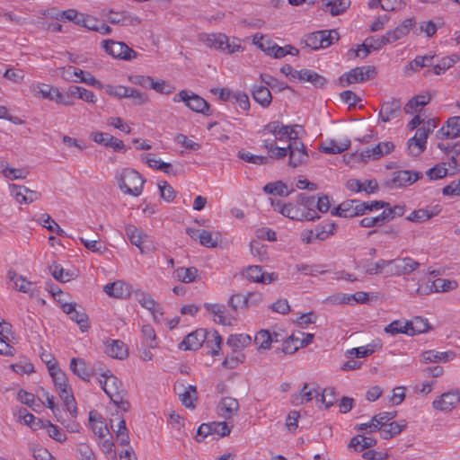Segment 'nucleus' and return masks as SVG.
I'll return each instance as SVG.
<instances>
[{
    "instance_id": "nucleus-45",
    "label": "nucleus",
    "mask_w": 460,
    "mask_h": 460,
    "mask_svg": "<svg viewBox=\"0 0 460 460\" xmlns=\"http://www.w3.org/2000/svg\"><path fill=\"white\" fill-rule=\"evenodd\" d=\"M409 326L410 324H408V321L395 320L385 327V332L391 335H396L399 333L409 335Z\"/></svg>"
},
{
    "instance_id": "nucleus-16",
    "label": "nucleus",
    "mask_w": 460,
    "mask_h": 460,
    "mask_svg": "<svg viewBox=\"0 0 460 460\" xmlns=\"http://www.w3.org/2000/svg\"><path fill=\"white\" fill-rule=\"evenodd\" d=\"M460 401V394L457 391H451L443 394L438 399L432 403L436 410L441 411H452Z\"/></svg>"
},
{
    "instance_id": "nucleus-14",
    "label": "nucleus",
    "mask_w": 460,
    "mask_h": 460,
    "mask_svg": "<svg viewBox=\"0 0 460 460\" xmlns=\"http://www.w3.org/2000/svg\"><path fill=\"white\" fill-rule=\"evenodd\" d=\"M247 279L262 284H270L278 279L277 273H267L262 271V267L258 265L249 266L245 270Z\"/></svg>"
},
{
    "instance_id": "nucleus-8",
    "label": "nucleus",
    "mask_w": 460,
    "mask_h": 460,
    "mask_svg": "<svg viewBox=\"0 0 460 460\" xmlns=\"http://www.w3.org/2000/svg\"><path fill=\"white\" fill-rule=\"evenodd\" d=\"M420 263L411 257L390 260V268L386 270L389 276L408 275L415 271Z\"/></svg>"
},
{
    "instance_id": "nucleus-58",
    "label": "nucleus",
    "mask_w": 460,
    "mask_h": 460,
    "mask_svg": "<svg viewBox=\"0 0 460 460\" xmlns=\"http://www.w3.org/2000/svg\"><path fill=\"white\" fill-rule=\"evenodd\" d=\"M319 33L321 34V41H323V49L328 48L334 40H339V32L336 30L319 31Z\"/></svg>"
},
{
    "instance_id": "nucleus-53",
    "label": "nucleus",
    "mask_w": 460,
    "mask_h": 460,
    "mask_svg": "<svg viewBox=\"0 0 460 460\" xmlns=\"http://www.w3.org/2000/svg\"><path fill=\"white\" fill-rule=\"evenodd\" d=\"M146 309L150 311L155 323H159L161 322L164 313L161 306L154 299L146 296Z\"/></svg>"
},
{
    "instance_id": "nucleus-15",
    "label": "nucleus",
    "mask_w": 460,
    "mask_h": 460,
    "mask_svg": "<svg viewBox=\"0 0 460 460\" xmlns=\"http://www.w3.org/2000/svg\"><path fill=\"white\" fill-rule=\"evenodd\" d=\"M394 149V145L393 142L385 141V142H380L376 144V146L367 148L366 150L362 151L360 154L361 160L362 161H367L368 159H379L385 155L390 154Z\"/></svg>"
},
{
    "instance_id": "nucleus-20",
    "label": "nucleus",
    "mask_w": 460,
    "mask_h": 460,
    "mask_svg": "<svg viewBox=\"0 0 460 460\" xmlns=\"http://www.w3.org/2000/svg\"><path fill=\"white\" fill-rule=\"evenodd\" d=\"M105 353L113 358L124 359L128 357V348L119 340H107L105 341Z\"/></svg>"
},
{
    "instance_id": "nucleus-55",
    "label": "nucleus",
    "mask_w": 460,
    "mask_h": 460,
    "mask_svg": "<svg viewBox=\"0 0 460 460\" xmlns=\"http://www.w3.org/2000/svg\"><path fill=\"white\" fill-rule=\"evenodd\" d=\"M96 411H90L89 413V420L91 423H93V429L100 438H104L107 433H109V429L107 428V425L103 423V421L100 420L98 425L97 420H96Z\"/></svg>"
},
{
    "instance_id": "nucleus-35",
    "label": "nucleus",
    "mask_w": 460,
    "mask_h": 460,
    "mask_svg": "<svg viewBox=\"0 0 460 460\" xmlns=\"http://www.w3.org/2000/svg\"><path fill=\"white\" fill-rule=\"evenodd\" d=\"M181 387L183 388L182 393L179 392V398L181 402V403L186 407L190 409L195 408V402L197 401V390L196 387L193 385H189L188 387H184L183 385H181Z\"/></svg>"
},
{
    "instance_id": "nucleus-21",
    "label": "nucleus",
    "mask_w": 460,
    "mask_h": 460,
    "mask_svg": "<svg viewBox=\"0 0 460 460\" xmlns=\"http://www.w3.org/2000/svg\"><path fill=\"white\" fill-rule=\"evenodd\" d=\"M456 358V353L452 350L448 351H435V350H427L420 354V361L423 364H429L432 362H447Z\"/></svg>"
},
{
    "instance_id": "nucleus-30",
    "label": "nucleus",
    "mask_w": 460,
    "mask_h": 460,
    "mask_svg": "<svg viewBox=\"0 0 460 460\" xmlns=\"http://www.w3.org/2000/svg\"><path fill=\"white\" fill-rule=\"evenodd\" d=\"M297 202L302 206L303 212H310L312 213V220H316L320 218L316 209H315V197L310 196L306 193H300L297 195Z\"/></svg>"
},
{
    "instance_id": "nucleus-19",
    "label": "nucleus",
    "mask_w": 460,
    "mask_h": 460,
    "mask_svg": "<svg viewBox=\"0 0 460 460\" xmlns=\"http://www.w3.org/2000/svg\"><path fill=\"white\" fill-rule=\"evenodd\" d=\"M103 291L109 296L114 298L123 299L130 296V288L121 280L106 284L103 287Z\"/></svg>"
},
{
    "instance_id": "nucleus-10",
    "label": "nucleus",
    "mask_w": 460,
    "mask_h": 460,
    "mask_svg": "<svg viewBox=\"0 0 460 460\" xmlns=\"http://www.w3.org/2000/svg\"><path fill=\"white\" fill-rule=\"evenodd\" d=\"M105 51L113 58L130 60L136 57V52L123 42L107 40L102 41Z\"/></svg>"
},
{
    "instance_id": "nucleus-57",
    "label": "nucleus",
    "mask_w": 460,
    "mask_h": 460,
    "mask_svg": "<svg viewBox=\"0 0 460 460\" xmlns=\"http://www.w3.org/2000/svg\"><path fill=\"white\" fill-rule=\"evenodd\" d=\"M238 158L254 164H266L268 157L261 155H255L249 152L239 151L237 154Z\"/></svg>"
},
{
    "instance_id": "nucleus-37",
    "label": "nucleus",
    "mask_w": 460,
    "mask_h": 460,
    "mask_svg": "<svg viewBox=\"0 0 460 460\" xmlns=\"http://www.w3.org/2000/svg\"><path fill=\"white\" fill-rule=\"evenodd\" d=\"M125 231L129 242L137 246L142 253L144 252L142 231L133 225H127Z\"/></svg>"
},
{
    "instance_id": "nucleus-40",
    "label": "nucleus",
    "mask_w": 460,
    "mask_h": 460,
    "mask_svg": "<svg viewBox=\"0 0 460 460\" xmlns=\"http://www.w3.org/2000/svg\"><path fill=\"white\" fill-rule=\"evenodd\" d=\"M314 394L316 395L319 394L316 390H308V384L305 383L300 392L292 395V403L299 405L308 402L313 400Z\"/></svg>"
},
{
    "instance_id": "nucleus-46",
    "label": "nucleus",
    "mask_w": 460,
    "mask_h": 460,
    "mask_svg": "<svg viewBox=\"0 0 460 460\" xmlns=\"http://www.w3.org/2000/svg\"><path fill=\"white\" fill-rule=\"evenodd\" d=\"M430 102L429 95H417L411 98L405 105L404 110L406 113H412L419 108L424 107Z\"/></svg>"
},
{
    "instance_id": "nucleus-62",
    "label": "nucleus",
    "mask_w": 460,
    "mask_h": 460,
    "mask_svg": "<svg viewBox=\"0 0 460 460\" xmlns=\"http://www.w3.org/2000/svg\"><path fill=\"white\" fill-rule=\"evenodd\" d=\"M430 181L438 180L449 174L448 170L443 165L438 164L429 169L426 172Z\"/></svg>"
},
{
    "instance_id": "nucleus-34",
    "label": "nucleus",
    "mask_w": 460,
    "mask_h": 460,
    "mask_svg": "<svg viewBox=\"0 0 460 460\" xmlns=\"http://www.w3.org/2000/svg\"><path fill=\"white\" fill-rule=\"evenodd\" d=\"M264 192L279 197H288L294 190H288V186L281 181L270 182L263 187Z\"/></svg>"
},
{
    "instance_id": "nucleus-4",
    "label": "nucleus",
    "mask_w": 460,
    "mask_h": 460,
    "mask_svg": "<svg viewBox=\"0 0 460 460\" xmlns=\"http://www.w3.org/2000/svg\"><path fill=\"white\" fill-rule=\"evenodd\" d=\"M207 45L226 54L243 50L240 39L229 38L223 33H212L207 36Z\"/></svg>"
},
{
    "instance_id": "nucleus-44",
    "label": "nucleus",
    "mask_w": 460,
    "mask_h": 460,
    "mask_svg": "<svg viewBox=\"0 0 460 460\" xmlns=\"http://www.w3.org/2000/svg\"><path fill=\"white\" fill-rule=\"evenodd\" d=\"M198 269L195 267H180L175 270L176 278L184 283L193 282L198 277Z\"/></svg>"
},
{
    "instance_id": "nucleus-51",
    "label": "nucleus",
    "mask_w": 460,
    "mask_h": 460,
    "mask_svg": "<svg viewBox=\"0 0 460 460\" xmlns=\"http://www.w3.org/2000/svg\"><path fill=\"white\" fill-rule=\"evenodd\" d=\"M437 215V213L430 212L428 209L420 208L413 210L406 219L411 222L421 223L430 219L432 217Z\"/></svg>"
},
{
    "instance_id": "nucleus-48",
    "label": "nucleus",
    "mask_w": 460,
    "mask_h": 460,
    "mask_svg": "<svg viewBox=\"0 0 460 460\" xmlns=\"http://www.w3.org/2000/svg\"><path fill=\"white\" fill-rule=\"evenodd\" d=\"M254 342L259 349H268L271 346L272 338L267 330H261L256 333Z\"/></svg>"
},
{
    "instance_id": "nucleus-1",
    "label": "nucleus",
    "mask_w": 460,
    "mask_h": 460,
    "mask_svg": "<svg viewBox=\"0 0 460 460\" xmlns=\"http://www.w3.org/2000/svg\"><path fill=\"white\" fill-rule=\"evenodd\" d=\"M102 376L104 379L100 380V384L105 394L119 409L123 411H128L129 402L124 399L125 391L121 382L109 370Z\"/></svg>"
},
{
    "instance_id": "nucleus-29",
    "label": "nucleus",
    "mask_w": 460,
    "mask_h": 460,
    "mask_svg": "<svg viewBox=\"0 0 460 460\" xmlns=\"http://www.w3.org/2000/svg\"><path fill=\"white\" fill-rule=\"evenodd\" d=\"M70 370L78 377L84 381H89L92 373L89 370L86 362L80 358H73L70 361Z\"/></svg>"
},
{
    "instance_id": "nucleus-17",
    "label": "nucleus",
    "mask_w": 460,
    "mask_h": 460,
    "mask_svg": "<svg viewBox=\"0 0 460 460\" xmlns=\"http://www.w3.org/2000/svg\"><path fill=\"white\" fill-rule=\"evenodd\" d=\"M437 137L441 139H454L460 137V116L449 118L446 126L438 130Z\"/></svg>"
},
{
    "instance_id": "nucleus-47",
    "label": "nucleus",
    "mask_w": 460,
    "mask_h": 460,
    "mask_svg": "<svg viewBox=\"0 0 460 460\" xmlns=\"http://www.w3.org/2000/svg\"><path fill=\"white\" fill-rule=\"evenodd\" d=\"M405 424H400L396 421H392L386 425V427L383 428L381 432V437L384 439H389L393 437L400 434L402 429L405 428Z\"/></svg>"
},
{
    "instance_id": "nucleus-22",
    "label": "nucleus",
    "mask_w": 460,
    "mask_h": 460,
    "mask_svg": "<svg viewBox=\"0 0 460 460\" xmlns=\"http://www.w3.org/2000/svg\"><path fill=\"white\" fill-rule=\"evenodd\" d=\"M270 202L273 209L286 217L298 221L299 217H302V215L295 209L294 202L285 203L281 200H275L272 199H270Z\"/></svg>"
},
{
    "instance_id": "nucleus-42",
    "label": "nucleus",
    "mask_w": 460,
    "mask_h": 460,
    "mask_svg": "<svg viewBox=\"0 0 460 460\" xmlns=\"http://www.w3.org/2000/svg\"><path fill=\"white\" fill-rule=\"evenodd\" d=\"M409 335L413 336L417 333H423L429 329V322L427 319L420 316H416L411 321H408Z\"/></svg>"
},
{
    "instance_id": "nucleus-6",
    "label": "nucleus",
    "mask_w": 460,
    "mask_h": 460,
    "mask_svg": "<svg viewBox=\"0 0 460 460\" xmlns=\"http://www.w3.org/2000/svg\"><path fill=\"white\" fill-rule=\"evenodd\" d=\"M376 74L377 71L374 66H358L343 74L340 77V84L342 87H346L351 84L363 83L375 78Z\"/></svg>"
},
{
    "instance_id": "nucleus-49",
    "label": "nucleus",
    "mask_w": 460,
    "mask_h": 460,
    "mask_svg": "<svg viewBox=\"0 0 460 460\" xmlns=\"http://www.w3.org/2000/svg\"><path fill=\"white\" fill-rule=\"evenodd\" d=\"M407 149L409 155L416 157L424 152L426 149V144L422 143L419 138L413 136L407 141Z\"/></svg>"
},
{
    "instance_id": "nucleus-38",
    "label": "nucleus",
    "mask_w": 460,
    "mask_h": 460,
    "mask_svg": "<svg viewBox=\"0 0 460 460\" xmlns=\"http://www.w3.org/2000/svg\"><path fill=\"white\" fill-rule=\"evenodd\" d=\"M323 5L332 16L344 13L350 4L349 0H323Z\"/></svg>"
},
{
    "instance_id": "nucleus-39",
    "label": "nucleus",
    "mask_w": 460,
    "mask_h": 460,
    "mask_svg": "<svg viewBox=\"0 0 460 460\" xmlns=\"http://www.w3.org/2000/svg\"><path fill=\"white\" fill-rule=\"evenodd\" d=\"M390 268V260H379L376 262L367 261L364 265V270L367 274L376 275Z\"/></svg>"
},
{
    "instance_id": "nucleus-3",
    "label": "nucleus",
    "mask_w": 460,
    "mask_h": 460,
    "mask_svg": "<svg viewBox=\"0 0 460 460\" xmlns=\"http://www.w3.org/2000/svg\"><path fill=\"white\" fill-rule=\"evenodd\" d=\"M119 189L127 194L139 196L144 186L141 174L133 169H124L118 178Z\"/></svg>"
},
{
    "instance_id": "nucleus-61",
    "label": "nucleus",
    "mask_w": 460,
    "mask_h": 460,
    "mask_svg": "<svg viewBox=\"0 0 460 460\" xmlns=\"http://www.w3.org/2000/svg\"><path fill=\"white\" fill-rule=\"evenodd\" d=\"M209 426H211L210 435H218L220 438L229 435L231 431L230 427L225 421L210 422Z\"/></svg>"
},
{
    "instance_id": "nucleus-13",
    "label": "nucleus",
    "mask_w": 460,
    "mask_h": 460,
    "mask_svg": "<svg viewBox=\"0 0 460 460\" xmlns=\"http://www.w3.org/2000/svg\"><path fill=\"white\" fill-rule=\"evenodd\" d=\"M402 114V102L399 99H392L385 102L379 111V119L386 123L392 119H397Z\"/></svg>"
},
{
    "instance_id": "nucleus-11",
    "label": "nucleus",
    "mask_w": 460,
    "mask_h": 460,
    "mask_svg": "<svg viewBox=\"0 0 460 460\" xmlns=\"http://www.w3.org/2000/svg\"><path fill=\"white\" fill-rule=\"evenodd\" d=\"M288 165L296 168L308 159V154L305 146L302 141H295L292 144H288Z\"/></svg>"
},
{
    "instance_id": "nucleus-33",
    "label": "nucleus",
    "mask_w": 460,
    "mask_h": 460,
    "mask_svg": "<svg viewBox=\"0 0 460 460\" xmlns=\"http://www.w3.org/2000/svg\"><path fill=\"white\" fill-rule=\"evenodd\" d=\"M146 164L155 170L161 171L166 174H175L172 165L170 163L163 162L161 159L155 157V155H146Z\"/></svg>"
},
{
    "instance_id": "nucleus-7",
    "label": "nucleus",
    "mask_w": 460,
    "mask_h": 460,
    "mask_svg": "<svg viewBox=\"0 0 460 460\" xmlns=\"http://www.w3.org/2000/svg\"><path fill=\"white\" fill-rule=\"evenodd\" d=\"M422 178L420 172L402 170L394 172L391 178L385 181V185L390 189H398L410 186Z\"/></svg>"
},
{
    "instance_id": "nucleus-23",
    "label": "nucleus",
    "mask_w": 460,
    "mask_h": 460,
    "mask_svg": "<svg viewBox=\"0 0 460 460\" xmlns=\"http://www.w3.org/2000/svg\"><path fill=\"white\" fill-rule=\"evenodd\" d=\"M350 147V140L349 138H344L341 141H337L335 139H330L324 142L320 146V151L324 154H341L342 152L348 150Z\"/></svg>"
},
{
    "instance_id": "nucleus-59",
    "label": "nucleus",
    "mask_w": 460,
    "mask_h": 460,
    "mask_svg": "<svg viewBox=\"0 0 460 460\" xmlns=\"http://www.w3.org/2000/svg\"><path fill=\"white\" fill-rule=\"evenodd\" d=\"M158 187L162 199H164L166 202H171L174 199L176 192L167 181H164L159 182Z\"/></svg>"
},
{
    "instance_id": "nucleus-18",
    "label": "nucleus",
    "mask_w": 460,
    "mask_h": 460,
    "mask_svg": "<svg viewBox=\"0 0 460 460\" xmlns=\"http://www.w3.org/2000/svg\"><path fill=\"white\" fill-rule=\"evenodd\" d=\"M9 278L13 281L15 288L22 293H26L31 296H35L39 294V288L36 284L27 280L22 276H17L15 272L9 271Z\"/></svg>"
},
{
    "instance_id": "nucleus-43",
    "label": "nucleus",
    "mask_w": 460,
    "mask_h": 460,
    "mask_svg": "<svg viewBox=\"0 0 460 460\" xmlns=\"http://www.w3.org/2000/svg\"><path fill=\"white\" fill-rule=\"evenodd\" d=\"M204 307L208 312L218 317L217 323L223 325H229L230 320L225 315V305L219 304L205 303Z\"/></svg>"
},
{
    "instance_id": "nucleus-32",
    "label": "nucleus",
    "mask_w": 460,
    "mask_h": 460,
    "mask_svg": "<svg viewBox=\"0 0 460 460\" xmlns=\"http://www.w3.org/2000/svg\"><path fill=\"white\" fill-rule=\"evenodd\" d=\"M457 288V282L456 280L438 279L433 281L430 285L427 286L426 293L432 292H448Z\"/></svg>"
},
{
    "instance_id": "nucleus-28",
    "label": "nucleus",
    "mask_w": 460,
    "mask_h": 460,
    "mask_svg": "<svg viewBox=\"0 0 460 460\" xmlns=\"http://www.w3.org/2000/svg\"><path fill=\"white\" fill-rule=\"evenodd\" d=\"M49 372L56 388L58 390V394H66L71 390L66 374L58 367Z\"/></svg>"
},
{
    "instance_id": "nucleus-31",
    "label": "nucleus",
    "mask_w": 460,
    "mask_h": 460,
    "mask_svg": "<svg viewBox=\"0 0 460 460\" xmlns=\"http://www.w3.org/2000/svg\"><path fill=\"white\" fill-rule=\"evenodd\" d=\"M252 95L253 100L262 107L270 106L272 101V95L268 87L262 85H254Z\"/></svg>"
},
{
    "instance_id": "nucleus-24",
    "label": "nucleus",
    "mask_w": 460,
    "mask_h": 460,
    "mask_svg": "<svg viewBox=\"0 0 460 460\" xmlns=\"http://www.w3.org/2000/svg\"><path fill=\"white\" fill-rule=\"evenodd\" d=\"M295 74L297 75L299 81L309 82L314 87L323 88L327 82L323 75L310 69H301L298 72H295Z\"/></svg>"
},
{
    "instance_id": "nucleus-25",
    "label": "nucleus",
    "mask_w": 460,
    "mask_h": 460,
    "mask_svg": "<svg viewBox=\"0 0 460 460\" xmlns=\"http://www.w3.org/2000/svg\"><path fill=\"white\" fill-rule=\"evenodd\" d=\"M238 410L239 402L233 397H224L218 404V412L225 419H231Z\"/></svg>"
},
{
    "instance_id": "nucleus-9",
    "label": "nucleus",
    "mask_w": 460,
    "mask_h": 460,
    "mask_svg": "<svg viewBox=\"0 0 460 460\" xmlns=\"http://www.w3.org/2000/svg\"><path fill=\"white\" fill-rule=\"evenodd\" d=\"M365 213V204L363 201L358 199L345 200L332 211V214L342 217H353L357 216H362Z\"/></svg>"
},
{
    "instance_id": "nucleus-2",
    "label": "nucleus",
    "mask_w": 460,
    "mask_h": 460,
    "mask_svg": "<svg viewBox=\"0 0 460 460\" xmlns=\"http://www.w3.org/2000/svg\"><path fill=\"white\" fill-rule=\"evenodd\" d=\"M210 337L214 338L217 348H212V355H217L221 349L222 337L217 331L208 332L205 329H198L185 337L181 347L184 346V349L195 350L200 348L204 342L208 343Z\"/></svg>"
},
{
    "instance_id": "nucleus-41",
    "label": "nucleus",
    "mask_w": 460,
    "mask_h": 460,
    "mask_svg": "<svg viewBox=\"0 0 460 460\" xmlns=\"http://www.w3.org/2000/svg\"><path fill=\"white\" fill-rule=\"evenodd\" d=\"M68 95L77 97L84 102L94 103L96 102V97L92 91L85 88L72 85L68 89Z\"/></svg>"
},
{
    "instance_id": "nucleus-54",
    "label": "nucleus",
    "mask_w": 460,
    "mask_h": 460,
    "mask_svg": "<svg viewBox=\"0 0 460 460\" xmlns=\"http://www.w3.org/2000/svg\"><path fill=\"white\" fill-rule=\"evenodd\" d=\"M59 397L63 401L67 411H69L73 417H75L77 415V407L75 399L72 394V390L66 392V394H59Z\"/></svg>"
},
{
    "instance_id": "nucleus-60",
    "label": "nucleus",
    "mask_w": 460,
    "mask_h": 460,
    "mask_svg": "<svg viewBox=\"0 0 460 460\" xmlns=\"http://www.w3.org/2000/svg\"><path fill=\"white\" fill-rule=\"evenodd\" d=\"M375 351L376 345L368 344L367 346L354 348L350 350H348V354L350 356L354 355L356 358H366L373 354Z\"/></svg>"
},
{
    "instance_id": "nucleus-26",
    "label": "nucleus",
    "mask_w": 460,
    "mask_h": 460,
    "mask_svg": "<svg viewBox=\"0 0 460 460\" xmlns=\"http://www.w3.org/2000/svg\"><path fill=\"white\" fill-rule=\"evenodd\" d=\"M458 60L459 57L457 55L444 57L437 64H434L432 69H428L427 71H425L424 75L428 76L430 74L439 75L441 74H444L447 69L452 67Z\"/></svg>"
},
{
    "instance_id": "nucleus-64",
    "label": "nucleus",
    "mask_w": 460,
    "mask_h": 460,
    "mask_svg": "<svg viewBox=\"0 0 460 460\" xmlns=\"http://www.w3.org/2000/svg\"><path fill=\"white\" fill-rule=\"evenodd\" d=\"M305 43L312 49H323V41H321V34L319 31L312 32L306 35Z\"/></svg>"
},
{
    "instance_id": "nucleus-12",
    "label": "nucleus",
    "mask_w": 460,
    "mask_h": 460,
    "mask_svg": "<svg viewBox=\"0 0 460 460\" xmlns=\"http://www.w3.org/2000/svg\"><path fill=\"white\" fill-rule=\"evenodd\" d=\"M105 91L109 95L118 98H132L136 104H141L143 102L142 93L135 88L108 84Z\"/></svg>"
},
{
    "instance_id": "nucleus-50",
    "label": "nucleus",
    "mask_w": 460,
    "mask_h": 460,
    "mask_svg": "<svg viewBox=\"0 0 460 460\" xmlns=\"http://www.w3.org/2000/svg\"><path fill=\"white\" fill-rule=\"evenodd\" d=\"M336 230L334 223H327L325 225L317 226L315 227V238L320 241L326 240L329 236L332 235Z\"/></svg>"
},
{
    "instance_id": "nucleus-36",
    "label": "nucleus",
    "mask_w": 460,
    "mask_h": 460,
    "mask_svg": "<svg viewBox=\"0 0 460 460\" xmlns=\"http://www.w3.org/2000/svg\"><path fill=\"white\" fill-rule=\"evenodd\" d=\"M251 342V337L248 334L243 333L230 335L226 341V344L233 349L234 352L249 346Z\"/></svg>"
},
{
    "instance_id": "nucleus-52",
    "label": "nucleus",
    "mask_w": 460,
    "mask_h": 460,
    "mask_svg": "<svg viewBox=\"0 0 460 460\" xmlns=\"http://www.w3.org/2000/svg\"><path fill=\"white\" fill-rule=\"evenodd\" d=\"M70 319L75 322L82 332H86L90 328L88 315L85 312L75 310L73 314H70Z\"/></svg>"
},
{
    "instance_id": "nucleus-27",
    "label": "nucleus",
    "mask_w": 460,
    "mask_h": 460,
    "mask_svg": "<svg viewBox=\"0 0 460 460\" xmlns=\"http://www.w3.org/2000/svg\"><path fill=\"white\" fill-rule=\"evenodd\" d=\"M146 82L149 83L150 89L160 94L169 95L175 91V87L172 84L160 78L146 76Z\"/></svg>"
},
{
    "instance_id": "nucleus-56",
    "label": "nucleus",
    "mask_w": 460,
    "mask_h": 460,
    "mask_svg": "<svg viewBox=\"0 0 460 460\" xmlns=\"http://www.w3.org/2000/svg\"><path fill=\"white\" fill-rule=\"evenodd\" d=\"M321 402L328 409L337 402V393L333 387H326L321 394Z\"/></svg>"
},
{
    "instance_id": "nucleus-63",
    "label": "nucleus",
    "mask_w": 460,
    "mask_h": 460,
    "mask_svg": "<svg viewBox=\"0 0 460 460\" xmlns=\"http://www.w3.org/2000/svg\"><path fill=\"white\" fill-rule=\"evenodd\" d=\"M81 75H84V71L72 66L61 68V77L66 81L77 82L75 77Z\"/></svg>"
},
{
    "instance_id": "nucleus-5",
    "label": "nucleus",
    "mask_w": 460,
    "mask_h": 460,
    "mask_svg": "<svg viewBox=\"0 0 460 460\" xmlns=\"http://www.w3.org/2000/svg\"><path fill=\"white\" fill-rule=\"evenodd\" d=\"M172 101L174 102H182L191 111L202 113L203 115H211L210 105L208 102L199 95L190 93L187 90H181L174 95Z\"/></svg>"
}]
</instances>
